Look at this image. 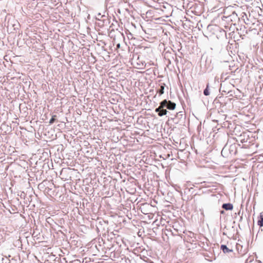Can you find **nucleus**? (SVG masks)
I'll use <instances>...</instances> for the list:
<instances>
[{
	"label": "nucleus",
	"mask_w": 263,
	"mask_h": 263,
	"mask_svg": "<svg viewBox=\"0 0 263 263\" xmlns=\"http://www.w3.org/2000/svg\"><path fill=\"white\" fill-rule=\"evenodd\" d=\"M221 155L223 157L228 158L230 156L235 155L237 153L236 145L235 144H226L221 151Z\"/></svg>",
	"instance_id": "1"
},
{
	"label": "nucleus",
	"mask_w": 263,
	"mask_h": 263,
	"mask_svg": "<svg viewBox=\"0 0 263 263\" xmlns=\"http://www.w3.org/2000/svg\"><path fill=\"white\" fill-rule=\"evenodd\" d=\"M236 141L238 142H240L242 144V148H247L250 145L251 138L248 132H243L239 136H237Z\"/></svg>",
	"instance_id": "2"
},
{
	"label": "nucleus",
	"mask_w": 263,
	"mask_h": 263,
	"mask_svg": "<svg viewBox=\"0 0 263 263\" xmlns=\"http://www.w3.org/2000/svg\"><path fill=\"white\" fill-rule=\"evenodd\" d=\"M240 19L238 17L237 13L233 11L230 14L227 15L226 11L224 12V15L222 17V21L226 22L228 24L235 25L236 23L239 21Z\"/></svg>",
	"instance_id": "3"
},
{
	"label": "nucleus",
	"mask_w": 263,
	"mask_h": 263,
	"mask_svg": "<svg viewBox=\"0 0 263 263\" xmlns=\"http://www.w3.org/2000/svg\"><path fill=\"white\" fill-rule=\"evenodd\" d=\"M162 55L164 59L167 61V65L172 63L175 57L176 52L172 48H164Z\"/></svg>",
	"instance_id": "4"
},
{
	"label": "nucleus",
	"mask_w": 263,
	"mask_h": 263,
	"mask_svg": "<svg viewBox=\"0 0 263 263\" xmlns=\"http://www.w3.org/2000/svg\"><path fill=\"white\" fill-rule=\"evenodd\" d=\"M110 19L107 16L104 15L101 16L100 18H98L96 24L100 28L107 27L109 25Z\"/></svg>",
	"instance_id": "5"
},
{
	"label": "nucleus",
	"mask_w": 263,
	"mask_h": 263,
	"mask_svg": "<svg viewBox=\"0 0 263 263\" xmlns=\"http://www.w3.org/2000/svg\"><path fill=\"white\" fill-rule=\"evenodd\" d=\"M176 107V104L170 100L165 99L161 102V108H166L170 110H174Z\"/></svg>",
	"instance_id": "6"
},
{
	"label": "nucleus",
	"mask_w": 263,
	"mask_h": 263,
	"mask_svg": "<svg viewBox=\"0 0 263 263\" xmlns=\"http://www.w3.org/2000/svg\"><path fill=\"white\" fill-rule=\"evenodd\" d=\"M236 249L238 252V253L240 256L245 255L247 252L248 249L247 247H243L241 243L238 242L236 244Z\"/></svg>",
	"instance_id": "7"
},
{
	"label": "nucleus",
	"mask_w": 263,
	"mask_h": 263,
	"mask_svg": "<svg viewBox=\"0 0 263 263\" xmlns=\"http://www.w3.org/2000/svg\"><path fill=\"white\" fill-rule=\"evenodd\" d=\"M155 111L158 112V115L160 117L166 115L168 112L164 108H161V102L158 107L155 109Z\"/></svg>",
	"instance_id": "8"
},
{
	"label": "nucleus",
	"mask_w": 263,
	"mask_h": 263,
	"mask_svg": "<svg viewBox=\"0 0 263 263\" xmlns=\"http://www.w3.org/2000/svg\"><path fill=\"white\" fill-rule=\"evenodd\" d=\"M200 188H208L212 186V183L209 182L203 181L198 183Z\"/></svg>",
	"instance_id": "9"
},
{
	"label": "nucleus",
	"mask_w": 263,
	"mask_h": 263,
	"mask_svg": "<svg viewBox=\"0 0 263 263\" xmlns=\"http://www.w3.org/2000/svg\"><path fill=\"white\" fill-rule=\"evenodd\" d=\"M183 114L182 111H179L177 113L176 117L173 119V120L175 123L178 122V119H181L183 118Z\"/></svg>",
	"instance_id": "10"
},
{
	"label": "nucleus",
	"mask_w": 263,
	"mask_h": 263,
	"mask_svg": "<svg viewBox=\"0 0 263 263\" xmlns=\"http://www.w3.org/2000/svg\"><path fill=\"white\" fill-rule=\"evenodd\" d=\"M220 249L224 253H228L233 252L232 249L228 248L226 245H222L220 246Z\"/></svg>",
	"instance_id": "11"
},
{
	"label": "nucleus",
	"mask_w": 263,
	"mask_h": 263,
	"mask_svg": "<svg viewBox=\"0 0 263 263\" xmlns=\"http://www.w3.org/2000/svg\"><path fill=\"white\" fill-rule=\"evenodd\" d=\"M222 208L226 210H232L233 208V205L232 203H223L222 205Z\"/></svg>",
	"instance_id": "12"
},
{
	"label": "nucleus",
	"mask_w": 263,
	"mask_h": 263,
	"mask_svg": "<svg viewBox=\"0 0 263 263\" xmlns=\"http://www.w3.org/2000/svg\"><path fill=\"white\" fill-rule=\"evenodd\" d=\"M257 224L260 227L263 226V212L260 213L259 216L258 217V220L257 221Z\"/></svg>",
	"instance_id": "13"
},
{
	"label": "nucleus",
	"mask_w": 263,
	"mask_h": 263,
	"mask_svg": "<svg viewBox=\"0 0 263 263\" xmlns=\"http://www.w3.org/2000/svg\"><path fill=\"white\" fill-rule=\"evenodd\" d=\"M165 85L164 83H162L160 86V88L158 89L157 92L159 94V95L163 94Z\"/></svg>",
	"instance_id": "14"
},
{
	"label": "nucleus",
	"mask_w": 263,
	"mask_h": 263,
	"mask_svg": "<svg viewBox=\"0 0 263 263\" xmlns=\"http://www.w3.org/2000/svg\"><path fill=\"white\" fill-rule=\"evenodd\" d=\"M241 19L243 20L244 23L247 25H250V21L248 18H247V15L246 13H243V15H242Z\"/></svg>",
	"instance_id": "15"
},
{
	"label": "nucleus",
	"mask_w": 263,
	"mask_h": 263,
	"mask_svg": "<svg viewBox=\"0 0 263 263\" xmlns=\"http://www.w3.org/2000/svg\"><path fill=\"white\" fill-rule=\"evenodd\" d=\"M209 83H208L207 85H206V87L205 89L203 91V94H204V95H205L206 96H207L210 95V91H209Z\"/></svg>",
	"instance_id": "16"
},
{
	"label": "nucleus",
	"mask_w": 263,
	"mask_h": 263,
	"mask_svg": "<svg viewBox=\"0 0 263 263\" xmlns=\"http://www.w3.org/2000/svg\"><path fill=\"white\" fill-rule=\"evenodd\" d=\"M220 91H221L222 92L227 93H229L230 92V90H227L226 89H224V86H223L221 84L220 88Z\"/></svg>",
	"instance_id": "17"
},
{
	"label": "nucleus",
	"mask_w": 263,
	"mask_h": 263,
	"mask_svg": "<svg viewBox=\"0 0 263 263\" xmlns=\"http://www.w3.org/2000/svg\"><path fill=\"white\" fill-rule=\"evenodd\" d=\"M56 117H57L56 115H53L52 116V118H51V119L49 121L50 124H52L55 122V121L56 120V119H55Z\"/></svg>",
	"instance_id": "18"
},
{
	"label": "nucleus",
	"mask_w": 263,
	"mask_h": 263,
	"mask_svg": "<svg viewBox=\"0 0 263 263\" xmlns=\"http://www.w3.org/2000/svg\"><path fill=\"white\" fill-rule=\"evenodd\" d=\"M109 28L111 29V31L114 30L115 29H118V28L116 27V25L114 23L111 24V25L109 26Z\"/></svg>",
	"instance_id": "19"
},
{
	"label": "nucleus",
	"mask_w": 263,
	"mask_h": 263,
	"mask_svg": "<svg viewBox=\"0 0 263 263\" xmlns=\"http://www.w3.org/2000/svg\"><path fill=\"white\" fill-rule=\"evenodd\" d=\"M220 32L221 34V35H224V36H226L227 33H226V32L224 30L221 29Z\"/></svg>",
	"instance_id": "20"
},
{
	"label": "nucleus",
	"mask_w": 263,
	"mask_h": 263,
	"mask_svg": "<svg viewBox=\"0 0 263 263\" xmlns=\"http://www.w3.org/2000/svg\"><path fill=\"white\" fill-rule=\"evenodd\" d=\"M173 61H175L176 64H177L178 63V60L177 58L176 54L175 55V57L174 58V60H173Z\"/></svg>",
	"instance_id": "21"
},
{
	"label": "nucleus",
	"mask_w": 263,
	"mask_h": 263,
	"mask_svg": "<svg viewBox=\"0 0 263 263\" xmlns=\"http://www.w3.org/2000/svg\"><path fill=\"white\" fill-rule=\"evenodd\" d=\"M116 47H117V48H119L120 47V44H117V45H116Z\"/></svg>",
	"instance_id": "22"
},
{
	"label": "nucleus",
	"mask_w": 263,
	"mask_h": 263,
	"mask_svg": "<svg viewBox=\"0 0 263 263\" xmlns=\"http://www.w3.org/2000/svg\"><path fill=\"white\" fill-rule=\"evenodd\" d=\"M220 213L222 214H223L224 213V211L222 210L220 211Z\"/></svg>",
	"instance_id": "23"
},
{
	"label": "nucleus",
	"mask_w": 263,
	"mask_h": 263,
	"mask_svg": "<svg viewBox=\"0 0 263 263\" xmlns=\"http://www.w3.org/2000/svg\"><path fill=\"white\" fill-rule=\"evenodd\" d=\"M242 216H241L240 217V221H241V220H242Z\"/></svg>",
	"instance_id": "24"
},
{
	"label": "nucleus",
	"mask_w": 263,
	"mask_h": 263,
	"mask_svg": "<svg viewBox=\"0 0 263 263\" xmlns=\"http://www.w3.org/2000/svg\"><path fill=\"white\" fill-rule=\"evenodd\" d=\"M115 23L116 24V25H118V22H117V21H115Z\"/></svg>",
	"instance_id": "25"
}]
</instances>
